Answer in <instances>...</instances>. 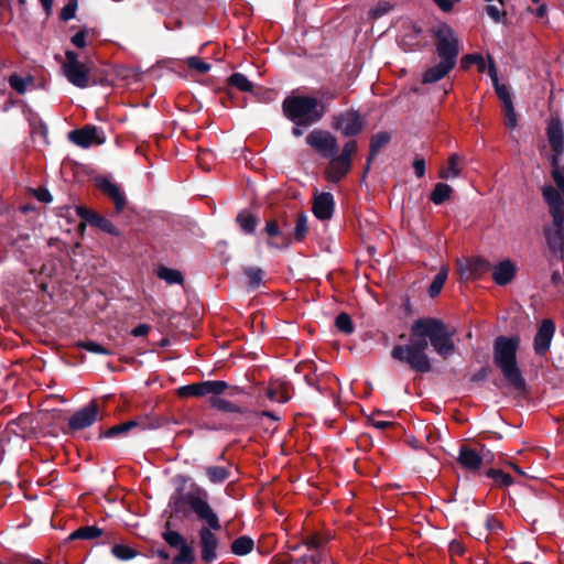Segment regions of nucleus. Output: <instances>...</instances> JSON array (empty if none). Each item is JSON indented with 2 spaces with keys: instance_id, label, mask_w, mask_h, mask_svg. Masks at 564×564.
Listing matches in <instances>:
<instances>
[{
  "instance_id": "obj_1",
  "label": "nucleus",
  "mask_w": 564,
  "mask_h": 564,
  "mask_svg": "<svg viewBox=\"0 0 564 564\" xmlns=\"http://www.w3.org/2000/svg\"><path fill=\"white\" fill-rule=\"evenodd\" d=\"M454 332H449L446 325L438 318L425 317L413 322L411 338L406 345H397L391 350L394 360L406 364L416 372H429L431 361L425 350L430 340L435 352L447 358L455 351L453 340Z\"/></svg>"
},
{
  "instance_id": "obj_2",
  "label": "nucleus",
  "mask_w": 564,
  "mask_h": 564,
  "mask_svg": "<svg viewBox=\"0 0 564 564\" xmlns=\"http://www.w3.org/2000/svg\"><path fill=\"white\" fill-rule=\"evenodd\" d=\"M184 500L197 519L207 524L198 531L200 556L204 562L212 563L217 558L219 545V540L214 531L220 530L221 525L218 516L208 502V492L197 487L195 490L187 492Z\"/></svg>"
},
{
  "instance_id": "obj_3",
  "label": "nucleus",
  "mask_w": 564,
  "mask_h": 564,
  "mask_svg": "<svg viewBox=\"0 0 564 564\" xmlns=\"http://www.w3.org/2000/svg\"><path fill=\"white\" fill-rule=\"evenodd\" d=\"M306 143L323 158L330 159L326 169L329 181L338 182L350 171L351 156L357 152V142L355 140L346 142L341 153L338 155L337 140L328 131L313 130L306 137Z\"/></svg>"
},
{
  "instance_id": "obj_4",
  "label": "nucleus",
  "mask_w": 564,
  "mask_h": 564,
  "mask_svg": "<svg viewBox=\"0 0 564 564\" xmlns=\"http://www.w3.org/2000/svg\"><path fill=\"white\" fill-rule=\"evenodd\" d=\"M520 345L518 336H499L494 344V362L500 369L503 378L516 390L525 389V380L517 362V351Z\"/></svg>"
},
{
  "instance_id": "obj_5",
  "label": "nucleus",
  "mask_w": 564,
  "mask_h": 564,
  "mask_svg": "<svg viewBox=\"0 0 564 564\" xmlns=\"http://www.w3.org/2000/svg\"><path fill=\"white\" fill-rule=\"evenodd\" d=\"M283 112L295 126L308 127L322 119L324 105L310 96H290L283 100Z\"/></svg>"
},
{
  "instance_id": "obj_6",
  "label": "nucleus",
  "mask_w": 564,
  "mask_h": 564,
  "mask_svg": "<svg viewBox=\"0 0 564 564\" xmlns=\"http://www.w3.org/2000/svg\"><path fill=\"white\" fill-rule=\"evenodd\" d=\"M542 196L546 202L552 216V225L544 228L546 243L549 248L558 249L563 245L564 202L558 189L552 185L543 186Z\"/></svg>"
},
{
  "instance_id": "obj_7",
  "label": "nucleus",
  "mask_w": 564,
  "mask_h": 564,
  "mask_svg": "<svg viewBox=\"0 0 564 564\" xmlns=\"http://www.w3.org/2000/svg\"><path fill=\"white\" fill-rule=\"evenodd\" d=\"M434 35L438 58L456 65L459 55V40L454 30L448 24L442 23L434 29Z\"/></svg>"
},
{
  "instance_id": "obj_8",
  "label": "nucleus",
  "mask_w": 564,
  "mask_h": 564,
  "mask_svg": "<svg viewBox=\"0 0 564 564\" xmlns=\"http://www.w3.org/2000/svg\"><path fill=\"white\" fill-rule=\"evenodd\" d=\"M66 61L63 64V74L67 78V80L78 87L86 88L89 85V69L88 67L78 61L77 54L73 51H67L65 53Z\"/></svg>"
},
{
  "instance_id": "obj_9",
  "label": "nucleus",
  "mask_w": 564,
  "mask_h": 564,
  "mask_svg": "<svg viewBox=\"0 0 564 564\" xmlns=\"http://www.w3.org/2000/svg\"><path fill=\"white\" fill-rule=\"evenodd\" d=\"M227 387V382L221 380L203 381L180 387L177 395L181 398L220 395Z\"/></svg>"
},
{
  "instance_id": "obj_10",
  "label": "nucleus",
  "mask_w": 564,
  "mask_h": 564,
  "mask_svg": "<svg viewBox=\"0 0 564 564\" xmlns=\"http://www.w3.org/2000/svg\"><path fill=\"white\" fill-rule=\"evenodd\" d=\"M99 419V408L95 401L76 411L68 420L72 430H84L93 425Z\"/></svg>"
},
{
  "instance_id": "obj_11",
  "label": "nucleus",
  "mask_w": 564,
  "mask_h": 564,
  "mask_svg": "<svg viewBox=\"0 0 564 564\" xmlns=\"http://www.w3.org/2000/svg\"><path fill=\"white\" fill-rule=\"evenodd\" d=\"M288 226L286 221L280 225L279 220L273 219L267 223L264 231L270 237L268 245L272 248L284 249L292 245V235L286 232L284 228Z\"/></svg>"
},
{
  "instance_id": "obj_12",
  "label": "nucleus",
  "mask_w": 564,
  "mask_h": 564,
  "mask_svg": "<svg viewBox=\"0 0 564 564\" xmlns=\"http://www.w3.org/2000/svg\"><path fill=\"white\" fill-rule=\"evenodd\" d=\"M546 135L549 144L553 152L549 158L550 161H561L564 154V130L558 119L550 120L546 129Z\"/></svg>"
},
{
  "instance_id": "obj_13",
  "label": "nucleus",
  "mask_w": 564,
  "mask_h": 564,
  "mask_svg": "<svg viewBox=\"0 0 564 564\" xmlns=\"http://www.w3.org/2000/svg\"><path fill=\"white\" fill-rule=\"evenodd\" d=\"M490 459L491 453L485 447L480 452L468 446H462L459 449L458 462L463 468L468 470H477L484 462H489Z\"/></svg>"
},
{
  "instance_id": "obj_14",
  "label": "nucleus",
  "mask_w": 564,
  "mask_h": 564,
  "mask_svg": "<svg viewBox=\"0 0 564 564\" xmlns=\"http://www.w3.org/2000/svg\"><path fill=\"white\" fill-rule=\"evenodd\" d=\"M68 139L74 144L87 149L93 144H101L105 139L99 137V130L94 126H85L82 129L73 130L68 133Z\"/></svg>"
},
{
  "instance_id": "obj_15",
  "label": "nucleus",
  "mask_w": 564,
  "mask_h": 564,
  "mask_svg": "<svg viewBox=\"0 0 564 564\" xmlns=\"http://www.w3.org/2000/svg\"><path fill=\"white\" fill-rule=\"evenodd\" d=\"M336 128L346 137H352L362 130L364 122L360 115L357 111L351 110L337 117Z\"/></svg>"
},
{
  "instance_id": "obj_16",
  "label": "nucleus",
  "mask_w": 564,
  "mask_h": 564,
  "mask_svg": "<svg viewBox=\"0 0 564 564\" xmlns=\"http://www.w3.org/2000/svg\"><path fill=\"white\" fill-rule=\"evenodd\" d=\"M555 326L552 321L544 319L542 322L534 338V350L536 354L543 355L549 350Z\"/></svg>"
},
{
  "instance_id": "obj_17",
  "label": "nucleus",
  "mask_w": 564,
  "mask_h": 564,
  "mask_svg": "<svg viewBox=\"0 0 564 564\" xmlns=\"http://www.w3.org/2000/svg\"><path fill=\"white\" fill-rule=\"evenodd\" d=\"M334 197L330 193H321L314 196L313 213L321 220L330 219L334 213Z\"/></svg>"
},
{
  "instance_id": "obj_18",
  "label": "nucleus",
  "mask_w": 564,
  "mask_h": 564,
  "mask_svg": "<svg viewBox=\"0 0 564 564\" xmlns=\"http://www.w3.org/2000/svg\"><path fill=\"white\" fill-rule=\"evenodd\" d=\"M135 427H140L141 430L155 429L158 427V424L148 423L145 417H139L110 427L105 432L104 436L109 438L119 434H127Z\"/></svg>"
},
{
  "instance_id": "obj_19",
  "label": "nucleus",
  "mask_w": 564,
  "mask_h": 564,
  "mask_svg": "<svg viewBox=\"0 0 564 564\" xmlns=\"http://www.w3.org/2000/svg\"><path fill=\"white\" fill-rule=\"evenodd\" d=\"M516 271L514 263L506 259L492 267V279L498 285H507L513 280Z\"/></svg>"
},
{
  "instance_id": "obj_20",
  "label": "nucleus",
  "mask_w": 564,
  "mask_h": 564,
  "mask_svg": "<svg viewBox=\"0 0 564 564\" xmlns=\"http://www.w3.org/2000/svg\"><path fill=\"white\" fill-rule=\"evenodd\" d=\"M455 64H452L445 59H440V62L429 67L422 77V82L424 84H433L441 79H443L453 68Z\"/></svg>"
},
{
  "instance_id": "obj_21",
  "label": "nucleus",
  "mask_w": 564,
  "mask_h": 564,
  "mask_svg": "<svg viewBox=\"0 0 564 564\" xmlns=\"http://www.w3.org/2000/svg\"><path fill=\"white\" fill-rule=\"evenodd\" d=\"M98 186L113 200L117 212H121L124 208L126 197L117 184L104 177L98 180Z\"/></svg>"
},
{
  "instance_id": "obj_22",
  "label": "nucleus",
  "mask_w": 564,
  "mask_h": 564,
  "mask_svg": "<svg viewBox=\"0 0 564 564\" xmlns=\"http://www.w3.org/2000/svg\"><path fill=\"white\" fill-rule=\"evenodd\" d=\"M488 75L492 82L496 94L498 95L499 99L502 101V106L512 104V99H511L509 89L506 85L499 83L496 65L491 59L489 61V65H488Z\"/></svg>"
},
{
  "instance_id": "obj_23",
  "label": "nucleus",
  "mask_w": 564,
  "mask_h": 564,
  "mask_svg": "<svg viewBox=\"0 0 564 564\" xmlns=\"http://www.w3.org/2000/svg\"><path fill=\"white\" fill-rule=\"evenodd\" d=\"M267 398L272 402L285 403L290 400L288 387L283 382H271L265 389Z\"/></svg>"
},
{
  "instance_id": "obj_24",
  "label": "nucleus",
  "mask_w": 564,
  "mask_h": 564,
  "mask_svg": "<svg viewBox=\"0 0 564 564\" xmlns=\"http://www.w3.org/2000/svg\"><path fill=\"white\" fill-rule=\"evenodd\" d=\"M463 162H464V160L459 154L453 153L448 158L446 169H443L440 172V177L444 178V180H451V178L458 177L460 175V172L463 169Z\"/></svg>"
},
{
  "instance_id": "obj_25",
  "label": "nucleus",
  "mask_w": 564,
  "mask_h": 564,
  "mask_svg": "<svg viewBox=\"0 0 564 564\" xmlns=\"http://www.w3.org/2000/svg\"><path fill=\"white\" fill-rule=\"evenodd\" d=\"M209 404L214 409L221 411V412L240 413V414L247 412L246 408L236 405L232 402H230L224 398H220L219 395H213L209 399Z\"/></svg>"
},
{
  "instance_id": "obj_26",
  "label": "nucleus",
  "mask_w": 564,
  "mask_h": 564,
  "mask_svg": "<svg viewBox=\"0 0 564 564\" xmlns=\"http://www.w3.org/2000/svg\"><path fill=\"white\" fill-rule=\"evenodd\" d=\"M447 275H448V267L443 265L440 269V271L437 272V274L434 276V279L427 290V293L431 297H435L441 293V291L446 282Z\"/></svg>"
},
{
  "instance_id": "obj_27",
  "label": "nucleus",
  "mask_w": 564,
  "mask_h": 564,
  "mask_svg": "<svg viewBox=\"0 0 564 564\" xmlns=\"http://www.w3.org/2000/svg\"><path fill=\"white\" fill-rule=\"evenodd\" d=\"M8 82L10 87L14 91H17L18 94H24L29 89V87L33 85V77L30 75L22 77L17 74H12L8 78Z\"/></svg>"
},
{
  "instance_id": "obj_28",
  "label": "nucleus",
  "mask_w": 564,
  "mask_h": 564,
  "mask_svg": "<svg viewBox=\"0 0 564 564\" xmlns=\"http://www.w3.org/2000/svg\"><path fill=\"white\" fill-rule=\"evenodd\" d=\"M390 139V134L386 131L378 132L371 138L369 161L378 155L380 150L389 143Z\"/></svg>"
},
{
  "instance_id": "obj_29",
  "label": "nucleus",
  "mask_w": 564,
  "mask_h": 564,
  "mask_svg": "<svg viewBox=\"0 0 564 564\" xmlns=\"http://www.w3.org/2000/svg\"><path fill=\"white\" fill-rule=\"evenodd\" d=\"M208 480L213 484H221L230 476L228 467L224 466H209L205 469Z\"/></svg>"
},
{
  "instance_id": "obj_30",
  "label": "nucleus",
  "mask_w": 564,
  "mask_h": 564,
  "mask_svg": "<svg viewBox=\"0 0 564 564\" xmlns=\"http://www.w3.org/2000/svg\"><path fill=\"white\" fill-rule=\"evenodd\" d=\"M452 192H453V189L448 184L437 183L435 185L433 192L431 193L430 198L435 205H441L445 200L451 198Z\"/></svg>"
},
{
  "instance_id": "obj_31",
  "label": "nucleus",
  "mask_w": 564,
  "mask_h": 564,
  "mask_svg": "<svg viewBox=\"0 0 564 564\" xmlns=\"http://www.w3.org/2000/svg\"><path fill=\"white\" fill-rule=\"evenodd\" d=\"M253 540L249 536H239L231 544L234 554L242 556L249 554L253 549Z\"/></svg>"
},
{
  "instance_id": "obj_32",
  "label": "nucleus",
  "mask_w": 564,
  "mask_h": 564,
  "mask_svg": "<svg viewBox=\"0 0 564 564\" xmlns=\"http://www.w3.org/2000/svg\"><path fill=\"white\" fill-rule=\"evenodd\" d=\"M101 534H102V530L95 525L82 527V528L77 529L76 531H74L69 535V539L70 540H77V539L93 540V539L100 536Z\"/></svg>"
},
{
  "instance_id": "obj_33",
  "label": "nucleus",
  "mask_w": 564,
  "mask_h": 564,
  "mask_svg": "<svg viewBox=\"0 0 564 564\" xmlns=\"http://www.w3.org/2000/svg\"><path fill=\"white\" fill-rule=\"evenodd\" d=\"M307 223V216L305 214L297 215L293 232H290L292 235V241H302L305 238L308 231Z\"/></svg>"
},
{
  "instance_id": "obj_34",
  "label": "nucleus",
  "mask_w": 564,
  "mask_h": 564,
  "mask_svg": "<svg viewBox=\"0 0 564 564\" xmlns=\"http://www.w3.org/2000/svg\"><path fill=\"white\" fill-rule=\"evenodd\" d=\"M237 223L245 232L252 234L258 225V219L252 214L243 210L238 214Z\"/></svg>"
},
{
  "instance_id": "obj_35",
  "label": "nucleus",
  "mask_w": 564,
  "mask_h": 564,
  "mask_svg": "<svg viewBox=\"0 0 564 564\" xmlns=\"http://www.w3.org/2000/svg\"><path fill=\"white\" fill-rule=\"evenodd\" d=\"M246 276L248 278V286L250 290H257L263 279V271L257 267H247L243 269Z\"/></svg>"
},
{
  "instance_id": "obj_36",
  "label": "nucleus",
  "mask_w": 564,
  "mask_h": 564,
  "mask_svg": "<svg viewBox=\"0 0 564 564\" xmlns=\"http://www.w3.org/2000/svg\"><path fill=\"white\" fill-rule=\"evenodd\" d=\"M552 165L551 175L554 183L557 186V189L564 196V165L561 164V161L552 160L550 161Z\"/></svg>"
},
{
  "instance_id": "obj_37",
  "label": "nucleus",
  "mask_w": 564,
  "mask_h": 564,
  "mask_svg": "<svg viewBox=\"0 0 564 564\" xmlns=\"http://www.w3.org/2000/svg\"><path fill=\"white\" fill-rule=\"evenodd\" d=\"M158 275L169 284H178L183 281L182 273L178 270L170 269L166 267H160L158 270Z\"/></svg>"
},
{
  "instance_id": "obj_38",
  "label": "nucleus",
  "mask_w": 564,
  "mask_h": 564,
  "mask_svg": "<svg viewBox=\"0 0 564 564\" xmlns=\"http://www.w3.org/2000/svg\"><path fill=\"white\" fill-rule=\"evenodd\" d=\"M178 550V555L173 558V564H192L194 562V550L191 544L185 543Z\"/></svg>"
},
{
  "instance_id": "obj_39",
  "label": "nucleus",
  "mask_w": 564,
  "mask_h": 564,
  "mask_svg": "<svg viewBox=\"0 0 564 564\" xmlns=\"http://www.w3.org/2000/svg\"><path fill=\"white\" fill-rule=\"evenodd\" d=\"M228 83L241 91H251L253 88L252 83L241 73L232 74L229 77Z\"/></svg>"
},
{
  "instance_id": "obj_40",
  "label": "nucleus",
  "mask_w": 564,
  "mask_h": 564,
  "mask_svg": "<svg viewBox=\"0 0 564 564\" xmlns=\"http://www.w3.org/2000/svg\"><path fill=\"white\" fill-rule=\"evenodd\" d=\"M112 554L122 561H128L137 556V552L128 545L116 544L111 549Z\"/></svg>"
},
{
  "instance_id": "obj_41",
  "label": "nucleus",
  "mask_w": 564,
  "mask_h": 564,
  "mask_svg": "<svg viewBox=\"0 0 564 564\" xmlns=\"http://www.w3.org/2000/svg\"><path fill=\"white\" fill-rule=\"evenodd\" d=\"M163 539L171 547H174V549H180L182 545L187 543L181 533H178L177 531H172V530L165 531L163 533Z\"/></svg>"
},
{
  "instance_id": "obj_42",
  "label": "nucleus",
  "mask_w": 564,
  "mask_h": 564,
  "mask_svg": "<svg viewBox=\"0 0 564 564\" xmlns=\"http://www.w3.org/2000/svg\"><path fill=\"white\" fill-rule=\"evenodd\" d=\"M487 476L491 478L496 485L501 487H507L512 484L511 476L498 469L488 470Z\"/></svg>"
},
{
  "instance_id": "obj_43",
  "label": "nucleus",
  "mask_w": 564,
  "mask_h": 564,
  "mask_svg": "<svg viewBox=\"0 0 564 564\" xmlns=\"http://www.w3.org/2000/svg\"><path fill=\"white\" fill-rule=\"evenodd\" d=\"M78 347L89 351V352H93V354H98V355H111L112 351L106 347H104L102 345L96 343V341H91V340H87V341H79L77 344Z\"/></svg>"
},
{
  "instance_id": "obj_44",
  "label": "nucleus",
  "mask_w": 564,
  "mask_h": 564,
  "mask_svg": "<svg viewBox=\"0 0 564 564\" xmlns=\"http://www.w3.org/2000/svg\"><path fill=\"white\" fill-rule=\"evenodd\" d=\"M335 324L336 327L345 334H351L354 332V324L351 317L347 313H340L336 317Z\"/></svg>"
},
{
  "instance_id": "obj_45",
  "label": "nucleus",
  "mask_w": 564,
  "mask_h": 564,
  "mask_svg": "<svg viewBox=\"0 0 564 564\" xmlns=\"http://www.w3.org/2000/svg\"><path fill=\"white\" fill-rule=\"evenodd\" d=\"M98 228H100L102 231L112 235V236H119L120 231L119 229L107 218L97 216L95 217L94 223Z\"/></svg>"
},
{
  "instance_id": "obj_46",
  "label": "nucleus",
  "mask_w": 564,
  "mask_h": 564,
  "mask_svg": "<svg viewBox=\"0 0 564 564\" xmlns=\"http://www.w3.org/2000/svg\"><path fill=\"white\" fill-rule=\"evenodd\" d=\"M502 110L506 118L507 128L513 130L518 124V116L514 110L513 104L502 106Z\"/></svg>"
},
{
  "instance_id": "obj_47",
  "label": "nucleus",
  "mask_w": 564,
  "mask_h": 564,
  "mask_svg": "<svg viewBox=\"0 0 564 564\" xmlns=\"http://www.w3.org/2000/svg\"><path fill=\"white\" fill-rule=\"evenodd\" d=\"M187 65L189 68L195 69L200 74H205L210 69V65L208 63L196 56L187 58Z\"/></svg>"
},
{
  "instance_id": "obj_48",
  "label": "nucleus",
  "mask_w": 564,
  "mask_h": 564,
  "mask_svg": "<svg viewBox=\"0 0 564 564\" xmlns=\"http://www.w3.org/2000/svg\"><path fill=\"white\" fill-rule=\"evenodd\" d=\"M462 67L463 68H467L469 67V65L471 64H477L479 65V69L480 72L484 70L485 68V61H484V57L479 54H469V55H466L462 58Z\"/></svg>"
},
{
  "instance_id": "obj_49",
  "label": "nucleus",
  "mask_w": 564,
  "mask_h": 564,
  "mask_svg": "<svg viewBox=\"0 0 564 564\" xmlns=\"http://www.w3.org/2000/svg\"><path fill=\"white\" fill-rule=\"evenodd\" d=\"M77 6V0H68V2L62 8L61 19L63 21H69L75 18Z\"/></svg>"
},
{
  "instance_id": "obj_50",
  "label": "nucleus",
  "mask_w": 564,
  "mask_h": 564,
  "mask_svg": "<svg viewBox=\"0 0 564 564\" xmlns=\"http://www.w3.org/2000/svg\"><path fill=\"white\" fill-rule=\"evenodd\" d=\"M486 12L495 22H500L506 15V12L496 4H488L486 7Z\"/></svg>"
},
{
  "instance_id": "obj_51",
  "label": "nucleus",
  "mask_w": 564,
  "mask_h": 564,
  "mask_svg": "<svg viewBox=\"0 0 564 564\" xmlns=\"http://www.w3.org/2000/svg\"><path fill=\"white\" fill-rule=\"evenodd\" d=\"M391 7L388 2L378 3L370 12L372 18H381L390 11Z\"/></svg>"
},
{
  "instance_id": "obj_52",
  "label": "nucleus",
  "mask_w": 564,
  "mask_h": 564,
  "mask_svg": "<svg viewBox=\"0 0 564 564\" xmlns=\"http://www.w3.org/2000/svg\"><path fill=\"white\" fill-rule=\"evenodd\" d=\"M414 173L417 177L425 175V161L423 159H415L413 162Z\"/></svg>"
},
{
  "instance_id": "obj_53",
  "label": "nucleus",
  "mask_w": 564,
  "mask_h": 564,
  "mask_svg": "<svg viewBox=\"0 0 564 564\" xmlns=\"http://www.w3.org/2000/svg\"><path fill=\"white\" fill-rule=\"evenodd\" d=\"M77 214L85 220L93 223V224L95 223V217H97L96 214H94L93 212L88 210L87 208H85L83 206L77 207Z\"/></svg>"
},
{
  "instance_id": "obj_54",
  "label": "nucleus",
  "mask_w": 564,
  "mask_h": 564,
  "mask_svg": "<svg viewBox=\"0 0 564 564\" xmlns=\"http://www.w3.org/2000/svg\"><path fill=\"white\" fill-rule=\"evenodd\" d=\"M72 43L79 47V48H83L85 47L86 45V34L85 32L80 31V32H77L73 37H72Z\"/></svg>"
},
{
  "instance_id": "obj_55",
  "label": "nucleus",
  "mask_w": 564,
  "mask_h": 564,
  "mask_svg": "<svg viewBox=\"0 0 564 564\" xmlns=\"http://www.w3.org/2000/svg\"><path fill=\"white\" fill-rule=\"evenodd\" d=\"M151 327L148 324H140L131 330V335L134 337H141L149 334Z\"/></svg>"
},
{
  "instance_id": "obj_56",
  "label": "nucleus",
  "mask_w": 564,
  "mask_h": 564,
  "mask_svg": "<svg viewBox=\"0 0 564 564\" xmlns=\"http://www.w3.org/2000/svg\"><path fill=\"white\" fill-rule=\"evenodd\" d=\"M323 543L324 541L319 536H310L306 540V545L310 549H318L319 546H322Z\"/></svg>"
},
{
  "instance_id": "obj_57",
  "label": "nucleus",
  "mask_w": 564,
  "mask_h": 564,
  "mask_svg": "<svg viewBox=\"0 0 564 564\" xmlns=\"http://www.w3.org/2000/svg\"><path fill=\"white\" fill-rule=\"evenodd\" d=\"M434 2L445 12L451 11L454 6L453 0H435Z\"/></svg>"
},
{
  "instance_id": "obj_58",
  "label": "nucleus",
  "mask_w": 564,
  "mask_h": 564,
  "mask_svg": "<svg viewBox=\"0 0 564 564\" xmlns=\"http://www.w3.org/2000/svg\"><path fill=\"white\" fill-rule=\"evenodd\" d=\"M36 197L41 202L50 203L52 200V196L48 191L41 189L37 192Z\"/></svg>"
},
{
  "instance_id": "obj_59",
  "label": "nucleus",
  "mask_w": 564,
  "mask_h": 564,
  "mask_svg": "<svg viewBox=\"0 0 564 564\" xmlns=\"http://www.w3.org/2000/svg\"><path fill=\"white\" fill-rule=\"evenodd\" d=\"M370 423L372 426H375L376 429H379V430H383L390 425V422H388V421H379L376 419H370Z\"/></svg>"
},
{
  "instance_id": "obj_60",
  "label": "nucleus",
  "mask_w": 564,
  "mask_h": 564,
  "mask_svg": "<svg viewBox=\"0 0 564 564\" xmlns=\"http://www.w3.org/2000/svg\"><path fill=\"white\" fill-rule=\"evenodd\" d=\"M534 14L538 17V18H544L546 17L547 14V6L546 3H542L535 11H534Z\"/></svg>"
},
{
  "instance_id": "obj_61",
  "label": "nucleus",
  "mask_w": 564,
  "mask_h": 564,
  "mask_svg": "<svg viewBox=\"0 0 564 564\" xmlns=\"http://www.w3.org/2000/svg\"><path fill=\"white\" fill-rule=\"evenodd\" d=\"M43 9L46 12H50L53 7V0H40Z\"/></svg>"
},
{
  "instance_id": "obj_62",
  "label": "nucleus",
  "mask_w": 564,
  "mask_h": 564,
  "mask_svg": "<svg viewBox=\"0 0 564 564\" xmlns=\"http://www.w3.org/2000/svg\"><path fill=\"white\" fill-rule=\"evenodd\" d=\"M292 133L295 137H301L303 134V130L300 128V126H296L292 129Z\"/></svg>"
},
{
  "instance_id": "obj_63",
  "label": "nucleus",
  "mask_w": 564,
  "mask_h": 564,
  "mask_svg": "<svg viewBox=\"0 0 564 564\" xmlns=\"http://www.w3.org/2000/svg\"><path fill=\"white\" fill-rule=\"evenodd\" d=\"M262 415H263V416H268V417H270V419H272V420H279V417H278V416H275V415H274V413H273V412H270V411H263V412H262Z\"/></svg>"
},
{
  "instance_id": "obj_64",
  "label": "nucleus",
  "mask_w": 564,
  "mask_h": 564,
  "mask_svg": "<svg viewBox=\"0 0 564 564\" xmlns=\"http://www.w3.org/2000/svg\"><path fill=\"white\" fill-rule=\"evenodd\" d=\"M561 280V273L558 271L553 272L552 281L557 283Z\"/></svg>"
}]
</instances>
